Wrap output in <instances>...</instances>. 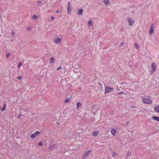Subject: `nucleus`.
Here are the masks:
<instances>
[{
  "label": "nucleus",
  "instance_id": "obj_1",
  "mask_svg": "<svg viewBox=\"0 0 159 159\" xmlns=\"http://www.w3.org/2000/svg\"><path fill=\"white\" fill-rule=\"evenodd\" d=\"M142 101L144 103L150 104L152 102V101L149 96H144L142 98Z\"/></svg>",
  "mask_w": 159,
  "mask_h": 159
},
{
  "label": "nucleus",
  "instance_id": "obj_2",
  "mask_svg": "<svg viewBox=\"0 0 159 159\" xmlns=\"http://www.w3.org/2000/svg\"><path fill=\"white\" fill-rule=\"evenodd\" d=\"M157 69V66L155 62H153L151 65V70L150 71V72L151 73V74H152Z\"/></svg>",
  "mask_w": 159,
  "mask_h": 159
},
{
  "label": "nucleus",
  "instance_id": "obj_3",
  "mask_svg": "<svg viewBox=\"0 0 159 159\" xmlns=\"http://www.w3.org/2000/svg\"><path fill=\"white\" fill-rule=\"evenodd\" d=\"M114 90V89L108 86H106L105 88V93H108L111 92Z\"/></svg>",
  "mask_w": 159,
  "mask_h": 159
},
{
  "label": "nucleus",
  "instance_id": "obj_4",
  "mask_svg": "<svg viewBox=\"0 0 159 159\" xmlns=\"http://www.w3.org/2000/svg\"><path fill=\"white\" fill-rule=\"evenodd\" d=\"M44 4V3L42 1H37L35 3V5L37 7L42 6Z\"/></svg>",
  "mask_w": 159,
  "mask_h": 159
},
{
  "label": "nucleus",
  "instance_id": "obj_5",
  "mask_svg": "<svg viewBox=\"0 0 159 159\" xmlns=\"http://www.w3.org/2000/svg\"><path fill=\"white\" fill-rule=\"evenodd\" d=\"M91 152V150H89L85 152V153L83 155L82 158L83 159H85L88 157V155L89 153H90Z\"/></svg>",
  "mask_w": 159,
  "mask_h": 159
},
{
  "label": "nucleus",
  "instance_id": "obj_6",
  "mask_svg": "<svg viewBox=\"0 0 159 159\" xmlns=\"http://www.w3.org/2000/svg\"><path fill=\"white\" fill-rule=\"evenodd\" d=\"M40 132L39 131H36L35 133L32 134L31 135V138L32 139H34L36 137L38 134H39Z\"/></svg>",
  "mask_w": 159,
  "mask_h": 159
},
{
  "label": "nucleus",
  "instance_id": "obj_7",
  "mask_svg": "<svg viewBox=\"0 0 159 159\" xmlns=\"http://www.w3.org/2000/svg\"><path fill=\"white\" fill-rule=\"evenodd\" d=\"M127 21L129 23L130 25L131 26L133 25L134 23V20L131 18H127Z\"/></svg>",
  "mask_w": 159,
  "mask_h": 159
},
{
  "label": "nucleus",
  "instance_id": "obj_8",
  "mask_svg": "<svg viewBox=\"0 0 159 159\" xmlns=\"http://www.w3.org/2000/svg\"><path fill=\"white\" fill-rule=\"evenodd\" d=\"M154 27V24L152 23L150 27V28L149 34H152L153 32V29Z\"/></svg>",
  "mask_w": 159,
  "mask_h": 159
},
{
  "label": "nucleus",
  "instance_id": "obj_9",
  "mask_svg": "<svg viewBox=\"0 0 159 159\" xmlns=\"http://www.w3.org/2000/svg\"><path fill=\"white\" fill-rule=\"evenodd\" d=\"M111 134L114 135L116 134V131L115 129H112L111 131Z\"/></svg>",
  "mask_w": 159,
  "mask_h": 159
},
{
  "label": "nucleus",
  "instance_id": "obj_10",
  "mask_svg": "<svg viewBox=\"0 0 159 159\" xmlns=\"http://www.w3.org/2000/svg\"><path fill=\"white\" fill-rule=\"evenodd\" d=\"M83 12V10L82 9H79V10L78 12V14L79 15H82Z\"/></svg>",
  "mask_w": 159,
  "mask_h": 159
},
{
  "label": "nucleus",
  "instance_id": "obj_11",
  "mask_svg": "<svg viewBox=\"0 0 159 159\" xmlns=\"http://www.w3.org/2000/svg\"><path fill=\"white\" fill-rule=\"evenodd\" d=\"M154 110L156 112L159 113V106L154 107Z\"/></svg>",
  "mask_w": 159,
  "mask_h": 159
},
{
  "label": "nucleus",
  "instance_id": "obj_12",
  "mask_svg": "<svg viewBox=\"0 0 159 159\" xmlns=\"http://www.w3.org/2000/svg\"><path fill=\"white\" fill-rule=\"evenodd\" d=\"M61 39L59 38H57L55 39L54 41L56 43H58L61 42Z\"/></svg>",
  "mask_w": 159,
  "mask_h": 159
},
{
  "label": "nucleus",
  "instance_id": "obj_13",
  "mask_svg": "<svg viewBox=\"0 0 159 159\" xmlns=\"http://www.w3.org/2000/svg\"><path fill=\"white\" fill-rule=\"evenodd\" d=\"M152 118L153 120H155L157 121H159V117L156 116H152Z\"/></svg>",
  "mask_w": 159,
  "mask_h": 159
},
{
  "label": "nucleus",
  "instance_id": "obj_14",
  "mask_svg": "<svg viewBox=\"0 0 159 159\" xmlns=\"http://www.w3.org/2000/svg\"><path fill=\"white\" fill-rule=\"evenodd\" d=\"M98 131H94L93 132V135L94 136H96L98 134Z\"/></svg>",
  "mask_w": 159,
  "mask_h": 159
},
{
  "label": "nucleus",
  "instance_id": "obj_15",
  "mask_svg": "<svg viewBox=\"0 0 159 159\" xmlns=\"http://www.w3.org/2000/svg\"><path fill=\"white\" fill-rule=\"evenodd\" d=\"M103 2L106 5H107L109 2V0H103Z\"/></svg>",
  "mask_w": 159,
  "mask_h": 159
},
{
  "label": "nucleus",
  "instance_id": "obj_16",
  "mask_svg": "<svg viewBox=\"0 0 159 159\" xmlns=\"http://www.w3.org/2000/svg\"><path fill=\"white\" fill-rule=\"evenodd\" d=\"M82 105V104L79 102H78L77 103V109H78L79 107Z\"/></svg>",
  "mask_w": 159,
  "mask_h": 159
},
{
  "label": "nucleus",
  "instance_id": "obj_17",
  "mask_svg": "<svg viewBox=\"0 0 159 159\" xmlns=\"http://www.w3.org/2000/svg\"><path fill=\"white\" fill-rule=\"evenodd\" d=\"M38 18V16L36 15H34L32 17V19L33 20H36Z\"/></svg>",
  "mask_w": 159,
  "mask_h": 159
},
{
  "label": "nucleus",
  "instance_id": "obj_18",
  "mask_svg": "<svg viewBox=\"0 0 159 159\" xmlns=\"http://www.w3.org/2000/svg\"><path fill=\"white\" fill-rule=\"evenodd\" d=\"M88 24L89 26H91L92 25V21L90 20L88 22Z\"/></svg>",
  "mask_w": 159,
  "mask_h": 159
},
{
  "label": "nucleus",
  "instance_id": "obj_19",
  "mask_svg": "<svg viewBox=\"0 0 159 159\" xmlns=\"http://www.w3.org/2000/svg\"><path fill=\"white\" fill-rule=\"evenodd\" d=\"M71 11V8L69 6V5H68L67 11H68V13H69V12H70Z\"/></svg>",
  "mask_w": 159,
  "mask_h": 159
},
{
  "label": "nucleus",
  "instance_id": "obj_20",
  "mask_svg": "<svg viewBox=\"0 0 159 159\" xmlns=\"http://www.w3.org/2000/svg\"><path fill=\"white\" fill-rule=\"evenodd\" d=\"M50 62L51 63H53L54 62V59L53 57H52L50 60Z\"/></svg>",
  "mask_w": 159,
  "mask_h": 159
},
{
  "label": "nucleus",
  "instance_id": "obj_21",
  "mask_svg": "<svg viewBox=\"0 0 159 159\" xmlns=\"http://www.w3.org/2000/svg\"><path fill=\"white\" fill-rule=\"evenodd\" d=\"M6 107V105L5 103L3 104V107L1 109V111H4L5 110V108Z\"/></svg>",
  "mask_w": 159,
  "mask_h": 159
},
{
  "label": "nucleus",
  "instance_id": "obj_22",
  "mask_svg": "<svg viewBox=\"0 0 159 159\" xmlns=\"http://www.w3.org/2000/svg\"><path fill=\"white\" fill-rule=\"evenodd\" d=\"M22 62H20L17 66V67L19 68L22 65Z\"/></svg>",
  "mask_w": 159,
  "mask_h": 159
},
{
  "label": "nucleus",
  "instance_id": "obj_23",
  "mask_svg": "<svg viewBox=\"0 0 159 159\" xmlns=\"http://www.w3.org/2000/svg\"><path fill=\"white\" fill-rule=\"evenodd\" d=\"M134 46L135 48L136 49H138V44L137 43H134Z\"/></svg>",
  "mask_w": 159,
  "mask_h": 159
},
{
  "label": "nucleus",
  "instance_id": "obj_24",
  "mask_svg": "<svg viewBox=\"0 0 159 159\" xmlns=\"http://www.w3.org/2000/svg\"><path fill=\"white\" fill-rule=\"evenodd\" d=\"M69 102V99H66L64 101V102L68 103Z\"/></svg>",
  "mask_w": 159,
  "mask_h": 159
},
{
  "label": "nucleus",
  "instance_id": "obj_25",
  "mask_svg": "<svg viewBox=\"0 0 159 159\" xmlns=\"http://www.w3.org/2000/svg\"><path fill=\"white\" fill-rule=\"evenodd\" d=\"M116 153L115 152H113L112 154V156L113 157L116 156Z\"/></svg>",
  "mask_w": 159,
  "mask_h": 159
},
{
  "label": "nucleus",
  "instance_id": "obj_26",
  "mask_svg": "<svg viewBox=\"0 0 159 159\" xmlns=\"http://www.w3.org/2000/svg\"><path fill=\"white\" fill-rule=\"evenodd\" d=\"M10 56V54L8 52L6 53V56L7 57H9Z\"/></svg>",
  "mask_w": 159,
  "mask_h": 159
},
{
  "label": "nucleus",
  "instance_id": "obj_27",
  "mask_svg": "<svg viewBox=\"0 0 159 159\" xmlns=\"http://www.w3.org/2000/svg\"><path fill=\"white\" fill-rule=\"evenodd\" d=\"M11 34L13 36H14V32L12 30L11 32Z\"/></svg>",
  "mask_w": 159,
  "mask_h": 159
},
{
  "label": "nucleus",
  "instance_id": "obj_28",
  "mask_svg": "<svg viewBox=\"0 0 159 159\" xmlns=\"http://www.w3.org/2000/svg\"><path fill=\"white\" fill-rule=\"evenodd\" d=\"M54 147H55L54 145H52L51 146H50V147H49V149H52Z\"/></svg>",
  "mask_w": 159,
  "mask_h": 159
},
{
  "label": "nucleus",
  "instance_id": "obj_29",
  "mask_svg": "<svg viewBox=\"0 0 159 159\" xmlns=\"http://www.w3.org/2000/svg\"><path fill=\"white\" fill-rule=\"evenodd\" d=\"M38 144L39 146H42L43 145V143L42 142H39V143H38Z\"/></svg>",
  "mask_w": 159,
  "mask_h": 159
},
{
  "label": "nucleus",
  "instance_id": "obj_30",
  "mask_svg": "<svg viewBox=\"0 0 159 159\" xmlns=\"http://www.w3.org/2000/svg\"><path fill=\"white\" fill-rule=\"evenodd\" d=\"M124 42H123L122 43H121L120 44V47H122L124 45Z\"/></svg>",
  "mask_w": 159,
  "mask_h": 159
},
{
  "label": "nucleus",
  "instance_id": "obj_31",
  "mask_svg": "<svg viewBox=\"0 0 159 159\" xmlns=\"http://www.w3.org/2000/svg\"><path fill=\"white\" fill-rule=\"evenodd\" d=\"M54 18L53 16H52L50 20H54Z\"/></svg>",
  "mask_w": 159,
  "mask_h": 159
},
{
  "label": "nucleus",
  "instance_id": "obj_32",
  "mask_svg": "<svg viewBox=\"0 0 159 159\" xmlns=\"http://www.w3.org/2000/svg\"><path fill=\"white\" fill-rule=\"evenodd\" d=\"M21 78H22L21 76H19L17 77V79L20 80V79H21Z\"/></svg>",
  "mask_w": 159,
  "mask_h": 159
},
{
  "label": "nucleus",
  "instance_id": "obj_33",
  "mask_svg": "<svg viewBox=\"0 0 159 159\" xmlns=\"http://www.w3.org/2000/svg\"><path fill=\"white\" fill-rule=\"evenodd\" d=\"M21 116V115H18L17 116V118H19Z\"/></svg>",
  "mask_w": 159,
  "mask_h": 159
},
{
  "label": "nucleus",
  "instance_id": "obj_34",
  "mask_svg": "<svg viewBox=\"0 0 159 159\" xmlns=\"http://www.w3.org/2000/svg\"><path fill=\"white\" fill-rule=\"evenodd\" d=\"M61 67H59L57 68V70H60V69H61Z\"/></svg>",
  "mask_w": 159,
  "mask_h": 159
},
{
  "label": "nucleus",
  "instance_id": "obj_35",
  "mask_svg": "<svg viewBox=\"0 0 159 159\" xmlns=\"http://www.w3.org/2000/svg\"><path fill=\"white\" fill-rule=\"evenodd\" d=\"M123 93L122 92H119V93H118V94H121L122 93Z\"/></svg>",
  "mask_w": 159,
  "mask_h": 159
},
{
  "label": "nucleus",
  "instance_id": "obj_36",
  "mask_svg": "<svg viewBox=\"0 0 159 159\" xmlns=\"http://www.w3.org/2000/svg\"><path fill=\"white\" fill-rule=\"evenodd\" d=\"M59 10H57V11H56V12L57 13H59Z\"/></svg>",
  "mask_w": 159,
  "mask_h": 159
},
{
  "label": "nucleus",
  "instance_id": "obj_37",
  "mask_svg": "<svg viewBox=\"0 0 159 159\" xmlns=\"http://www.w3.org/2000/svg\"><path fill=\"white\" fill-rule=\"evenodd\" d=\"M30 27H28L27 28V30H30Z\"/></svg>",
  "mask_w": 159,
  "mask_h": 159
},
{
  "label": "nucleus",
  "instance_id": "obj_38",
  "mask_svg": "<svg viewBox=\"0 0 159 159\" xmlns=\"http://www.w3.org/2000/svg\"><path fill=\"white\" fill-rule=\"evenodd\" d=\"M70 2H68V5H69H69H70Z\"/></svg>",
  "mask_w": 159,
  "mask_h": 159
},
{
  "label": "nucleus",
  "instance_id": "obj_39",
  "mask_svg": "<svg viewBox=\"0 0 159 159\" xmlns=\"http://www.w3.org/2000/svg\"><path fill=\"white\" fill-rule=\"evenodd\" d=\"M117 89L118 90H120V89L118 88H117Z\"/></svg>",
  "mask_w": 159,
  "mask_h": 159
}]
</instances>
